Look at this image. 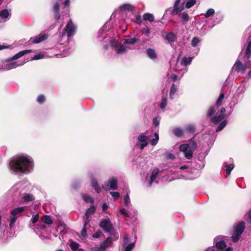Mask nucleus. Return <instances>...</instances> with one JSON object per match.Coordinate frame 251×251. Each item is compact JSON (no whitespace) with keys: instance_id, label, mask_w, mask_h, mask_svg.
Masks as SVG:
<instances>
[{"instance_id":"nucleus-1","label":"nucleus","mask_w":251,"mask_h":251,"mask_svg":"<svg viewBox=\"0 0 251 251\" xmlns=\"http://www.w3.org/2000/svg\"><path fill=\"white\" fill-rule=\"evenodd\" d=\"M9 166L14 173H29L33 167L32 159L26 155L17 156L10 162Z\"/></svg>"},{"instance_id":"nucleus-2","label":"nucleus","mask_w":251,"mask_h":251,"mask_svg":"<svg viewBox=\"0 0 251 251\" xmlns=\"http://www.w3.org/2000/svg\"><path fill=\"white\" fill-rule=\"evenodd\" d=\"M98 38L100 41H104V42L109 43L108 45L105 44L104 45L103 48L105 50H108L109 46H110L115 48L117 54H122L127 51V48L125 45H121L118 40L109 37L107 33L103 32L101 30H100Z\"/></svg>"},{"instance_id":"nucleus-3","label":"nucleus","mask_w":251,"mask_h":251,"mask_svg":"<svg viewBox=\"0 0 251 251\" xmlns=\"http://www.w3.org/2000/svg\"><path fill=\"white\" fill-rule=\"evenodd\" d=\"M197 148V144L194 141H191L188 144H182L179 146V150L184 153L185 157L191 159L195 150Z\"/></svg>"},{"instance_id":"nucleus-4","label":"nucleus","mask_w":251,"mask_h":251,"mask_svg":"<svg viewBox=\"0 0 251 251\" xmlns=\"http://www.w3.org/2000/svg\"><path fill=\"white\" fill-rule=\"evenodd\" d=\"M245 229V223L241 222L235 226L232 234V240L234 242H237L240 238V235Z\"/></svg>"},{"instance_id":"nucleus-5","label":"nucleus","mask_w":251,"mask_h":251,"mask_svg":"<svg viewBox=\"0 0 251 251\" xmlns=\"http://www.w3.org/2000/svg\"><path fill=\"white\" fill-rule=\"evenodd\" d=\"M12 60L10 59L3 62L2 67L0 68V70H9L22 66L25 63V61H23L21 63H18V62H14Z\"/></svg>"},{"instance_id":"nucleus-6","label":"nucleus","mask_w":251,"mask_h":251,"mask_svg":"<svg viewBox=\"0 0 251 251\" xmlns=\"http://www.w3.org/2000/svg\"><path fill=\"white\" fill-rule=\"evenodd\" d=\"M117 179L115 177L110 178L107 182L104 183L102 188L105 191L109 190H115L117 189Z\"/></svg>"},{"instance_id":"nucleus-7","label":"nucleus","mask_w":251,"mask_h":251,"mask_svg":"<svg viewBox=\"0 0 251 251\" xmlns=\"http://www.w3.org/2000/svg\"><path fill=\"white\" fill-rule=\"evenodd\" d=\"M76 31V26L74 25L71 20L68 23L67 25H66L64 31L62 34L63 35L67 33V36L70 37L75 34Z\"/></svg>"},{"instance_id":"nucleus-8","label":"nucleus","mask_w":251,"mask_h":251,"mask_svg":"<svg viewBox=\"0 0 251 251\" xmlns=\"http://www.w3.org/2000/svg\"><path fill=\"white\" fill-rule=\"evenodd\" d=\"M47 38V35L45 34H40L38 36L30 38L28 41V44H38L45 41Z\"/></svg>"},{"instance_id":"nucleus-9","label":"nucleus","mask_w":251,"mask_h":251,"mask_svg":"<svg viewBox=\"0 0 251 251\" xmlns=\"http://www.w3.org/2000/svg\"><path fill=\"white\" fill-rule=\"evenodd\" d=\"M100 226L105 232H110L112 229V225L109 219L102 220Z\"/></svg>"},{"instance_id":"nucleus-10","label":"nucleus","mask_w":251,"mask_h":251,"mask_svg":"<svg viewBox=\"0 0 251 251\" xmlns=\"http://www.w3.org/2000/svg\"><path fill=\"white\" fill-rule=\"evenodd\" d=\"M247 67H249L247 64L244 65L240 61H237L234 65L233 69L238 72L244 73Z\"/></svg>"},{"instance_id":"nucleus-11","label":"nucleus","mask_w":251,"mask_h":251,"mask_svg":"<svg viewBox=\"0 0 251 251\" xmlns=\"http://www.w3.org/2000/svg\"><path fill=\"white\" fill-rule=\"evenodd\" d=\"M138 140L141 143H137V145L139 146L141 150H143L148 144L147 137L145 135L142 134L138 136Z\"/></svg>"},{"instance_id":"nucleus-12","label":"nucleus","mask_w":251,"mask_h":251,"mask_svg":"<svg viewBox=\"0 0 251 251\" xmlns=\"http://www.w3.org/2000/svg\"><path fill=\"white\" fill-rule=\"evenodd\" d=\"M25 209L26 207L25 206L18 207L14 208L10 211V214L18 218L19 215L23 212Z\"/></svg>"},{"instance_id":"nucleus-13","label":"nucleus","mask_w":251,"mask_h":251,"mask_svg":"<svg viewBox=\"0 0 251 251\" xmlns=\"http://www.w3.org/2000/svg\"><path fill=\"white\" fill-rule=\"evenodd\" d=\"M165 39L168 43H171L176 40V36L173 32H170L166 33Z\"/></svg>"},{"instance_id":"nucleus-14","label":"nucleus","mask_w":251,"mask_h":251,"mask_svg":"<svg viewBox=\"0 0 251 251\" xmlns=\"http://www.w3.org/2000/svg\"><path fill=\"white\" fill-rule=\"evenodd\" d=\"M11 15L10 12L7 9H3L0 11V17L4 21L8 20Z\"/></svg>"},{"instance_id":"nucleus-15","label":"nucleus","mask_w":251,"mask_h":251,"mask_svg":"<svg viewBox=\"0 0 251 251\" xmlns=\"http://www.w3.org/2000/svg\"><path fill=\"white\" fill-rule=\"evenodd\" d=\"M180 1V0H176V1H175L174 6V9L173 11V14H177V13L183 10V7L181 6H178Z\"/></svg>"},{"instance_id":"nucleus-16","label":"nucleus","mask_w":251,"mask_h":251,"mask_svg":"<svg viewBox=\"0 0 251 251\" xmlns=\"http://www.w3.org/2000/svg\"><path fill=\"white\" fill-rule=\"evenodd\" d=\"M91 184L93 188L95 190L97 193H100L101 191V188L98 184L97 180L93 178L91 179Z\"/></svg>"},{"instance_id":"nucleus-17","label":"nucleus","mask_w":251,"mask_h":251,"mask_svg":"<svg viewBox=\"0 0 251 251\" xmlns=\"http://www.w3.org/2000/svg\"><path fill=\"white\" fill-rule=\"evenodd\" d=\"M32 51V50H22L20 52H19L18 53H17V54H16L11 59V60H15V59H17L21 57H22L23 56H24V55L28 53H30Z\"/></svg>"},{"instance_id":"nucleus-18","label":"nucleus","mask_w":251,"mask_h":251,"mask_svg":"<svg viewBox=\"0 0 251 251\" xmlns=\"http://www.w3.org/2000/svg\"><path fill=\"white\" fill-rule=\"evenodd\" d=\"M219 237H216L214 239V243L216 244V246L217 248L219 249H223L226 247V243L224 241H218Z\"/></svg>"},{"instance_id":"nucleus-19","label":"nucleus","mask_w":251,"mask_h":251,"mask_svg":"<svg viewBox=\"0 0 251 251\" xmlns=\"http://www.w3.org/2000/svg\"><path fill=\"white\" fill-rule=\"evenodd\" d=\"M159 172V170L158 169H154L151 173V179L150 181L149 182V185L150 187H151L152 183L154 181V180L156 178L157 176H158Z\"/></svg>"},{"instance_id":"nucleus-20","label":"nucleus","mask_w":251,"mask_h":251,"mask_svg":"<svg viewBox=\"0 0 251 251\" xmlns=\"http://www.w3.org/2000/svg\"><path fill=\"white\" fill-rule=\"evenodd\" d=\"M179 16L181 17V22L183 24H186L190 20V18L188 14L186 12H183L180 14Z\"/></svg>"},{"instance_id":"nucleus-21","label":"nucleus","mask_w":251,"mask_h":251,"mask_svg":"<svg viewBox=\"0 0 251 251\" xmlns=\"http://www.w3.org/2000/svg\"><path fill=\"white\" fill-rule=\"evenodd\" d=\"M147 53L149 58L151 59H154L157 58V55L155 53V51L154 50L151 49H148L147 50Z\"/></svg>"},{"instance_id":"nucleus-22","label":"nucleus","mask_w":251,"mask_h":251,"mask_svg":"<svg viewBox=\"0 0 251 251\" xmlns=\"http://www.w3.org/2000/svg\"><path fill=\"white\" fill-rule=\"evenodd\" d=\"M251 55V39L249 40L246 50L245 58L249 59Z\"/></svg>"},{"instance_id":"nucleus-23","label":"nucleus","mask_w":251,"mask_h":251,"mask_svg":"<svg viewBox=\"0 0 251 251\" xmlns=\"http://www.w3.org/2000/svg\"><path fill=\"white\" fill-rule=\"evenodd\" d=\"M134 7L129 4H124L120 6V9L122 11L132 10Z\"/></svg>"},{"instance_id":"nucleus-24","label":"nucleus","mask_w":251,"mask_h":251,"mask_svg":"<svg viewBox=\"0 0 251 251\" xmlns=\"http://www.w3.org/2000/svg\"><path fill=\"white\" fill-rule=\"evenodd\" d=\"M18 218L13 216L12 215H10L9 216V227L10 228H12L14 227L15 223L17 220Z\"/></svg>"},{"instance_id":"nucleus-25","label":"nucleus","mask_w":251,"mask_h":251,"mask_svg":"<svg viewBox=\"0 0 251 251\" xmlns=\"http://www.w3.org/2000/svg\"><path fill=\"white\" fill-rule=\"evenodd\" d=\"M225 116L223 114H220L218 116H216L211 118V121L214 124H216L218 122L221 121L224 118Z\"/></svg>"},{"instance_id":"nucleus-26","label":"nucleus","mask_w":251,"mask_h":251,"mask_svg":"<svg viewBox=\"0 0 251 251\" xmlns=\"http://www.w3.org/2000/svg\"><path fill=\"white\" fill-rule=\"evenodd\" d=\"M143 18L144 21H149L150 22H152L154 20L153 15L148 13L144 14Z\"/></svg>"},{"instance_id":"nucleus-27","label":"nucleus","mask_w":251,"mask_h":251,"mask_svg":"<svg viewBox=\"0 0 251 251\" xmlns=\"http://www.w3.org/2000/svg\"><path fill=\"white\" fill-rule=\"evenodd\" d=\"M96 208L94 206H92L89 208L86 211L85 215L87 216V220H88V217L89 215L94 214L95 212Z\"/></svg>"},{"instance_id":"nucleus-28","label":"nucleus","mask_w":251,"mask_h":251,"mask_svg":"<svg viewBox=\"0 0 251 251\" xmlns=\"http://www.w3.org/2000/svg\"><path fill=\"white\" fill-rule=\"evenodd\" d=\"M192 58L191 57H184L181 61V64L183 66H187L190 64L192 61Z\"/></svg>"},{"instance_id":"nucleus-29","label":"nucleus","mask_w":251,"mask_h":251,"mask_svg":"<svg viewBox=\"0 0 251 251\" xmlns=\"http://www.w3.org/2000/svg\"><path fill=\"white\" fill-rule=\"evenodd\" d=\"M88 223H89V220H86L85 221V224H84V225L83 226V228L81 230V235L84 237H86V236H87L86 229L87 228V224H88Z\"/></svg>"},{"instance_id":"nucleus-30","label":"nucleus","mask_w":251,"mask_h":251,"mask_svg":"<svg viewBox=\"0 0 251 251\" xmlns=\"http://www.w3.org/2000/svg\"><path fill=\"white\" fill-rule=\"evenodd\" d=\"M167 104V99L165 96H163L162 98L160 104V107L161 109H163L165 108Z\"/></svg>"},{"instance_id":"nucleus-31","label":"nucleus","mask_w":251,"mask_h":251,"mask_svg":"<svg viewBox=\"0 0 251 251\" xmlns=\"http://www.w3.org/2000/svg\"><path fill=\"white\" fill-rule=\"evenodd\" d=\"M173 133L177 137H181L183 135L182 130L180 128H176L173 130Z\"/></svg>"},{"instance_id":"nucleus-32","label":"nucleus","mask_w":251,"mask_h":251,"mask_svg":"<svg viewBox=\"0 0 251 251\" xmlns=\"http://www.w3.org/2000/svg\"><path fill=\"white\" fill-rule=\"evenodd\" d=\"M177 91V87L174 84H173L171 90L170 91V96L171 99H173V96L176 93V92Z\"/></svg>"},{"instance_id":"nucleus-33","label":"nucleus","mask_w":251,"mask_h":251,"mask_svg":"<svg viewBox=\"0 0 251 251\" xmlns=\"http://www.w3.org/2000/svg\"><path fill=\"white\" fill-rule=\"evenodd\" d=\"M201 42V40L197 37H194L191 41V45L193 47H196Z\"/></svg>"},{"instance_id":"nucleus-34","label":"nucleus","mask_w":251,"mask_h":251,"mask_svg":"<svg viewBox=\"0 0 251 251\" xmlns=\"http://www.w3.org/2000/svg\"><path fill=\"white\" fill-rule=\"evenodd\" d=\"M83 200L88 203H93L94 202V199L92 197L89 196L82 195Z\"/></svg>"},{"instance_id":"nucleus-35","label":"nucleus","mask_w":251,"mask_h":251,"mask_svg":"<svg viewBox=\"0 0 251 251\" xmlns=\"http://www.w3.org/2000/svg\"><path fill=\"white\" fill-rule=\"evenodd\" d=\"M226 175L228 176L230 174L231 171L233 169L234 165H233V164H230L229 165H226Z\"/></svg>"},{"instance_id":"nucleus-36","label":"nucleus","mask_w":251,"mask_h":251,"mask_svg":"<svg viewBox=\"0 0 251 251\" xmlns=\"http://www.w3.org/2000/svg\"><path fill=\"white\" fill-rule=\"evenodd\" d=\"M106 247L105 243H103L101 244L100 247L93 248L91 251H104Z\"/></svg>"},{"instance_id":"nucleus-37","label":"nucleus","mask_w":251,"mask_h":251,"mask_svg":"<svg viewBox=\"0 0 251 251\" xmlns=\"http://www.w3.org/2000/svg\"><path fill=\"white\" fill-rule=\"evenodd\" d=\"M137 41V39L132 38L130 39H126L124 41V44L133 45Z\"/></svg>"},{"instance_id":"nucleus-38","label":"nucleus","mask_w":251,"mask_h":251,"mask_svg":"<svg viewBox=\"0 0 251 251\" xmlns=\"http://www.w3.org/2000/svg\"><path fill=\"white\" fill-rule=\"evenodd\" d=\"M70 247L73 251H76L79 247V244L75 242H72L70 244Z\"/></svg>"},{"instance_id":"nucleus-39","label":"nucleus","mask_w":251,"mask_h":251,"mask_svg":"<svg viewBox=\"0 0 251 251\" xmlns=\"http://www.w3.org/2000/svg\"><path fill=\"white\" fill-rule=\"evenodd\" d=\"M124 203L126 206L129 207L130 204V200L128 194L124 197Z\"/></svg>"},{"instance_id":"nucleus-40","label":"nucleus","mask_w":251,"mask_h":251,"mask_svg":"<svg viewBox=\"0 0 251 251\" xmlns=\"http://www.w3.org/2000/svg\"><path fill=\"white\" fill-rule=\"evenodd\" d=\"M215 13V10L212 8L209 9L206 13L205 14V17L206 18L210 17L213 16Z\"/></svg>"},{"instance_id":"nucleus-41","label":"nucleus","mask_w":251,"mask_h":251,"mask_svg":"<svg viewBox=\"0 0 251 251\" xmlns=\"http://www.w3.org/2000/svg\"><path fill=\"white\" fill-rule=\"evenodd\" d=\"M43 221L48 225H50L52 223V221L51 217L48 215H46L44 216Z\"/></svg>"},{"instance_id":"nucleus-42","label":"nucleus","mask_w":251,"mask_h":251,"mask_svg":"<svg viewBox=\"0 0 251 251\" xmlns=\"http://www.w3.org/2000/svg\"><path fill=\"white\" fill-rule=\"evenodd\" d=\"M227 124V121L226 120H225L223 121L220 125L217 127L216 129V131H219L221 130H222L224 127L226 126Z\"/></svg>"},{"instance_id":"nucleus-43","label":"nucleus","mask_w":251,"mask_h":251,"mask_svg":"<svg viewBox=\"0 0 251 251\" xmlns=\"http://www.w3.org/2000/svg\"><path fill=\"white\" fill-rule=\"evenodd\" d=\"M44 57H45V55L43 53H39L34 55V56L31 58V60H38V59L44 58Z\"/></svg>"},{"instance_id":"nucleus-44","label":"nucleus","mask_w":251,"mask_h":251,"mask_svg":"<svg viewBox=\"0 0 251 251\" xmlns=\"http://www.w3.org/2000/svg\"><path fill=\"white\" fill-rule=\"evenodd\" d=\"M196 3L195 0H189L186 3V7L190 8Z\"/></svg>"},{"instance_id":"nucleus-45","label":"nucleus","mask_w":251,"mask_h":251,"mask_svg":"<svg viewBox=\"0 0 251 251\" xmlns=\"http://www.w3.org/2000/svg\"><path fill=\"white\" fill-rule=\"evenodd\" d=\"M185 130L188 132L193 133L195 131V127L192 125H188L186 126Z\"/></svg>"},{"instance_id":"nucleus-46","label":"nucleus","mask_w":251,"mask_h":251,"mask_svg":"<svg viewBox=\"0 0 251 251\" xmlns=\"http://www.w3.org/2000/svg\"><path fill=\"white\" fill-rule=\"evenodd\" d=\"M158 139H159V136H158V133H155V138L154 139H153L152 140H151V144L152 145V146H154L155 145L158 141Z\"/></svg>"},{"instance_id":"nucleus-47","label":"nucleus","mask_w":251,"mask_h":251,"mask_svg":"<svg viewBox=\"0 0 251 251\" xmlns=\"http://www.w3.org/2000/svg\"><path fill=\"white\" fill-rule=\"evenodd\" d=\"M39 216L38 214H34L32 216V218L31 219V221L32 224L36 223L39 220Z\"/></svg>"},{"instance_id":"nucleus-48","label":"nucleus","mask_w":251,"mask_h":251,"mask_svg":"<svg viewBox=\"0 0 251 251\" xmlns=\"http://www.w3.org/2000/svg\"><path fill=\"white\" fill-rule=\"evenodd\" d=\"M215 111H216V109H215V107L212 106L209 109L208 112H207V115L209 116H211L215 113Z\"/></svg>"},{"instance_id":"nucleus-49","label":"nucleus","mask_w":251,"mask_h":251,"mask_svg":"<svg viewBox=\"0 0 251 251\" xmlns=\"http://www.w3.org/2000/svg\"><path fill=\"white\" fill-rule=\"evenodd\" d=\"M142 32L143 34H145L146 36H148L150 33V28L146 26L142 29Z\"/></svg>"},{"instance_id":"nucleus-50","label":"nucleus","mask_w":251,"mask_h":251,"mask_svg":"<svg viewBox=\"0 0 251 251\" xmlns=\"http://www.w3.org/2000/svg\"><path fill=\"white\" fill-rule=\"evenodd\" d=\"M110 194L115 200H117L120 196V193L118 192H111Z\"/></svg>"},{"instance_id":"nucleus-51","label":"nucleus","mask_w":251,"mask_h":251,"mask_svg":"<svg viewBox=\"0 0 251 251\" xmlns=\"http://www.w3.org/2000/svg\"><path fill=\"white\" fill-rule=\"evenodd\" d=\"M224 98V94H221L218 99L216 101V104L217 105H220L222 103L223 100Z\"/></svg>"},{"instance_id":"nucleus-52","label":"nucleus","mask_w":251,"mask_h":251,"mask_svg":"<svg viewBox=\"0 0 251 251\" xmlns=\"http://www.w3.org/2000/svg\"><path fill=\"white\" fill-rule=\"evenodd\" d=\"M45 98L44 95H41L39 96L37 98V101L40 103H42L45 101Z\"/></svg>"},{"instance_id":"nucleus-53","label":"nucleus","mask_w":251,"mask_h":251,"mask_svg":"<svg viewBox=\"0 0 251 251\" xmlns=\"http://www.w3.org/2000/svg\"><path fill=\"white\" fill-rule=\"evenodd\" d=\"M32 196L29 194H25L23 197V200L25 201H29L31 200Z\"/></svg>"},{"instance_id":"nucleus-54","label":"nucleus","mask_w":251,"mask_h":251,"mask_svg":"<svg viewBox=\"0 0 251 251\" xmlns=\"http://www.w3.org/2000/svg\"><path fill=\"white\" fill-rule=\"evenodd\" d=\"M119 212L126 217H129V215L125 209H121Z\"/></svg>"},{"instance_id":"nucleus-55","label":"nucleus","mask_w":251,"mask_h":251,"mask_svg":"<svg viewBox=\"0 0 251 251\" xmlns=\"http://www.w3.org/2000/svg\"><path fill=\"white\" fill-rule=\"evenodd\" d=\"M53 9L55 12V13H57L59 11V5L58 3H56L54 6H53Z\"/></svg>"},{"instance_id":"nucleus-56","label":"nucleus","mask_w":251,"mask_h":251,"mask_svg":"<svg viewBox=\"0 0 251 251\" xmlns=\"http://www.w3.org/2000/svg\"><path fill=\"white\" fill-rule=\"evenodd\" d=\"M153 124L155 126H157L159 125L160 120L157 118H154L153 120Z\"/></svg>"},{"instance_id":"nucleus-57","label":"nucleus","mask_w":251,"mask_h":251,"mask_svg":"<svg viewBox=\"0 0 251 251\" xmlns=\"http://www.w3.org/2000/svg\"><path fill=\"white\" fill-rule=\"evenodd\" d=\"M100 234H101L100 232H97L95 233H94L92 236L94 238H98L100 237Z\"/></svg>"},{"instance_id":"nucleus-58","label":"nucleus","mask_w":251,"mask_h":251,"mask_svg":"<svg viewBox=\"0 0 251 251\" xmlns=\"http://www.w3.org/2000/svg\"><path fill=\"white\" fill-rule=\"evenodd\" d=\"M167 157L171 159H174L175 158V156L174 155V154L172 153H169L168 154H167Z\"/></svg>"},{"instance_id":"nucleus-59","label":"nucleus","mask_w":251,"mask_h":251,"mask_svg":"<svg viewBox=\"0 0 251 251\" xmlns=\"http://www.w3.org/2000/svg\"><path fill=\"white\" fill-rule=\"evenodd\" d=\"M102 207L103 211L105 212L108 208V205L106 203H104L102 204Z\"/></svg>"},{"instance_id":"nucleus-60","label":"nucleus","mask_w":251,"mask_h":251,"mask_svg":"<svg viewBox=\"0 0 251 251\" xmlns=\"http://www.w3.org/2000/svg\"><path fill=\"white\" fill-rule=\"evenodd\" d=\"M9 46L4 45H0V50L8 48Z\"/></svg>"},{"instance_id":"nucleus-61","label":"nucleus","mask_w":251,"mask_h":251,"mask_svg":"<svg viewBox=\"0 0 251 251\" xmlns=\"http://www.w3.org/2000/svg\"><path fill=\"white\" fill-rule=\"evenodd\" d=\"M171 78L173 80V81H176L177 79V76L176 75H173L171 76Z\"/></svg>"},{"instance_id":"nucleus-62","label":"nucleus","mask_w":251,"mask_h":251,"mask_svg":"<svg viewBox=\"0 0 251 251\" xmlns=\"http://www.w3.org/2000/svg\"><path fill=\"white\" fill-rule=\"evenodd\" d=\"M55 17L56 20H58L59 18H60V15H59L58 12L57 13H55Z\"/></svg>"},{"instance_id":"nucleus-63","label":"nucleus","mask_w":251,"mask_h":251,"mask_svg":"<svg viewBox=\"0 0 251 251\" xmlns=\"http://www.w3.org/2000/svg\"><path fill=\"white\" fill-rule=\"evenodd\" d=\"M70 4V0H66L64 2V4L65 6L69 5Z\"/></svg>"},{"instance_id":"nucleus-64","label":"nucleus","mask_w":251,"mask_h":251,"mask_svg":"<svg viewBox=\"0 0 251 251\" xmlns=\"http://www.w3.org/2000/svg\"><path fill=\"white\" fill-rule=\"evenodd\" d=\"M205 251H215L212 247L208 248Z\"/></svg>"}]
</instances>
